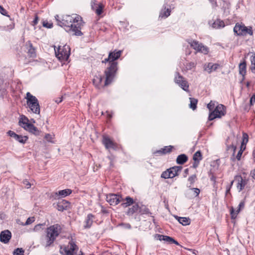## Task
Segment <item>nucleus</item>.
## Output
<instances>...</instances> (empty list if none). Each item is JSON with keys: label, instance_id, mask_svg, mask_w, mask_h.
I'll return each mask as SVG.
<instances>
[{"label": "nucleus", "instance_id": "nucleus-42", "mask_svg": "<svg viewBox=\"0 0 255 255\" xmlns=\"http://www.w3.org/2000/svg\"><path fill=\"white\" fill-rule=\"evenodd\" d=\"M104 6L102 4L100 3L98 4V6L96 9V13L98 15H101L102 13L103 12Z\"/></svg>", "mask_w": 255, "mask_h": 255}, {"label": "nucleus", "instance_id": "nucleus-19", "mask_svg": "<svg viewBox=\"0 0 255 255\" xmlns=\"http://www.w3.org/2000/svg\"><path fill=\"white\" fill-rule=\"evenodd\" d=\"M175 218L182 225H188L190 223V219L186 217H180L178 216H174Z\"/></svg>", "mask_w": 255, "mask_h": 255}, {"label": "nucleus", "instance_id": "nucleus-6", "mask_svg": "<svg viewBox=\"0 0 255 255\" xmlns=\"http://www.w3.org/2000/svg\"><path fill=\"white\" fill-rule=\"evenodd\" d=\"M225 107L222 105H218L216 108L211 112L208 117L209 121H212L216 118H221L225 114Z\"/></svg>", "mask_w": 255, "mask_h": 255}, {"label": "nucleus", "instance_id": "nucleus-58", "mask_svg": "<svg viewBox=\"0 0 255 255\" xmlns=\"http://www.w3.org/2000/svg\"><path fill=\"white\" fill-rule=\"evenodd\" d=\"M7 134L9 136H10V137H13V138H14V137H15V136L16 135V133H15L14 131H11V130H9L8 132H7Z\"/></svg>", "mask_w": 255, "mask_h": 255}, {"label": "nucleus", "instance_id": "nucleus-31", "mask_svg": "<svg viewBox=\"0 0 255 255\" xmlns=\"http://www.w3.org/2000/svg\"><path fill=\"white\" fill-rule=\"evenodd\" d=\"M249 140V136L247 133L243 132V141L241 144V148H243V150L246 148V145Z\"/></svg>", "mask_w": 255, "mask_h": 255}, {"label": "nucleus", "instance_id": "nucleus-57", "mask_svg": "<svg viewBox=\"0 0 255 255\" xmlns=\"http://www.w3.org/2000/svg\"><path fill=\"white\" fill-rule=\"evenodd\" d=\"M42 224H37L34 227L33 231H38L41 229Z\"/></svg>", "mask_w": 255, "mask_h": 255}, {"label": "nucleus", "instance_id": "nucleus-50", "mask_svg": "<svg viewBox=\"0 0 255 255\" xmlns=\"http://www.w3.org/2000/svg\"><path fill=\"white\" fill-rule=\"evenodd\" d=\"M64 250L66 255H74V252H72L69 248L65 247Z\"/></svg>", "mask_w": 255, "mask_h": 255}, {"label": "nucleus", "instance_id": "nucleus-16", "mask_svg": "<svg viewBox=\"0 0 255 255\" xmlns=\"http://www.w3.org/2000/svg\"><path fill=\"white\" fill-rule=\"evenodd\" d=\"M25 130L28 131L29 132L34 134L35 135H39L40 131L38 128L35 127L33 124H27L25 126Z\"/></svg>", "mask_w": 255, "mask_h": 255}, {"label": "nucleus", "instance_id": "nucleus-47", "mask_svg": "<svg viewBox=\"0 0 255 255\" xmlns=\"http://www.w3.org/2000/svg\"><path fill=\"white\" fill-rule=\"evenodd\" d=\"M212 5L213 9H216L218 5L217 4V0H208Z\"/></svg>", "mask_w": 255, "mask_h": 255}, {"label": "nucleus", "instance_id": "nucleus-29", "mask_svg": "<svg viewBox=\"0 0 255 255\" xmlns=\"http://www.w3.org/2000/svg\"><path fill=\"white\" fill-rule=\"evenodd\" d=\"M19 125L23 128L25 129V126L27 124H30L28 123V119L25 116L22 117L19 121Z\"/></svg>", "mask_w": 255, "mask_h": 255}, {"label": "nucleus", "instance_id": "nucleus-35", "mask_svg": "<svg viewBox=\"0 0 255 255\" xmlns=\"http://www.w3.org/2000/svg\"><path fill=\"white\" fill-rule=\"evenodd\" d=\"M190 104L189 105L190 108L193 110H195L197 108V104L198 102L197 100L196 99H194V98H190Z\"/></svg>", "mask_w": 255, "mask_h": 255}, {"label": "nucleus", "instance_id": "nucleus-37", "mask_svg": "<svg viewBox=\"0 0 255 255\" xmlns=\"http://www.w3.org/2000/svg\"><path fill=\"white\" fill-rule=\"evenodd\" d=\"M189 44L190 45L191 47L194 48L196 50L197 48L199 47V42L196 40H189L188 41Z\"/></svg>", "mask_w": 255, "mask_h": 255}, {"label": "nucleus", "instance_id": "nucleus-51", "mask_svg": "<svg viewBox=\"0 0 255 255\" xmlns=\"http://www.w3.org/2000/svg\"><path fill=\"white\" fill-rule=\"evenodd\" d=\"M34 221V217H29L27 219L26 222L24 224H23V225H28L31 224Z\"/></svg>", "mask_w": 255, "mask_h": 255}, {"label": "nucleus", "instance_id": "nucleus-61", "mask_svg": "<svg viewBox=\"0 0 255 255\" xmlns=\"http://www.w3.org/2000/svg\"><path fill=\"white\" fill-rule=\"evenodd\" d=\"M45 138L48 141H51L52 136L50 134H46L45 136Z\"/></svg>", "mask_w": 255, "mask_h": 255}, {"label": "nucleus", "instance_id": "nucleus-32", "mask_svg": "<svg viewBox=\"0 0 255 255\" xmlns=\"http://www.w3.org/2000/svg\"><path fill=\"white\" fill-rule=\"evenodd\" d=\"M28 54L31 57H35L36 56L35 49L32 45L31 43H29V49L28 50Z\"/></svg>", "mask_w": 255, "mask_h": 255}, {"label": "nucleus", "instance_id": "nucleus-44", "mask_svg": "<svg viewBox=\"0 0 255 255\" xmlns=\"http://www.w3.org/2000/svg\"><path fill=\"white\" fill-rule=\"evenodd\" d=\"M69 249L72 251V252H74L75 250H76L77 249H78V247L77 246V245L75 244L74 242H73V241H71L69 242Z\"/></svg>", "mask_w": 255, "mask_h": 255}, {"label": "nucleus", "instance_id": "nucleus-41", "mask_svg": "<svg viewBox=\"0 0 255 255\" xmlns=\"http://www.w3.org/2000/svg\"><path fill=\"white\" fill-rule=\"evenodd\" d=\"M251 70L253 73L255 74V56L251 58Z\"/></svg>", "mask_w": 255, "mask_h": 255}, {"label": "nucleus", "instance_id": "nucleus-34", "mask_svg": "<svg viewBox=\"0 0 255 255\" xmlns=\"http://www.w3.org/2000/svg\"><path fill=\"white\" fill-rule=\"evenodd\" d=\"M199 47L197 48L196 50L198 52H201L204 54H207L208 52V48L203 45L202 43H199Z\"/></svg>", "mask_w": 255, "mask_h": 255}, {"label": "nucleus", "instance_id": "nucleus-21", "mask_svg": "<svg viewBox=\"0 0 255 255\" xmlns=\"http://www.w3.org/2000/svg\"><path fill=\"white\" fill-rule=\"evenodd\" d=\"M72 192L71 189H66L64 190H62L58 191L55 193V195L56 196H61V197H65L68 195L71 194Z\"/></svg>", "mask_w": 255, "mask_h": 255}, {"label": "nucleus", "instance_id": "nucleus-48", "mask_svg": "<svg viewBox=\"0 0 255 255\" xmlns=\"http://www.w3.org/2000/svg\"><path fill=\"white\" fill-rule=\"evenodd\" d=\"M191 190H192L193 191V195L195 197H197L199 195L200 193V189L197 188H191Z\"/></svg>", "mask_w": 255, "mask_h": 255}, {"label": "nucleus", "instance_id": "nucleus-36", "mask_svg": "<svg viewBox=\"0 0 255 255\" xmlns=\"http://www.w3.org/2000/svg\"><path fill=\"white\" fill-rule=\"evenodd\" d=\"M202 154L200 151H196L193 155V159L194 161H199L202 160Z\"/></svg>", "mask_w": 255, "mask_h": 255}, {"label": "nucleus", "instance_id": "nucleus-33", "mask_svg": "<svg viewBox=\"0 0 255 255\" xmlns=\"http://www.w3.org/2000/svg\"><path fill=\"white\" fill-rule=\"evenodd\" d=\"M225 24L223 21L220 19H217L213 23L212 26L215 28H219L224 27Z\"/></svg>", "mask_w": 255, "mask_h": 255}, {"label": "nucleus", "instance_id": "nucleus-62", "mask_svg": "<svg viewBox=\"0 0 255 255\" xmlns=\"http://www.w3.org/2000/svg\"><path fill=\"white\" fill-rule=\"evenodd\" d=\"M23 184L25 185L27 188H29L31 186L30 183L27 180L24 181Z\"/></svg>", "mask_w": 255, "mask_h": 255}, {"label": "nucleus", "instance_id": "nucleus-30", "mask_svg": "<svg viewBox=\"0 0 255 255\" xmlns=\"http://www.w3.org/2000/svg\"><path fill=\"white\" fill-rule=\"evenodd\" d=\"M14 139L20 143H24L28 139V137L27 136H22L21 135L16 134Z\"/></svg>", "mask_w": 255, "mask_h": 255}, {"label": "nucleus", "instance_id": "nucleus-52", "mask_svg": "<svg viewBox=\"0 0 255 255\" xmlns=\"http://www.w3.org/2000/svg\"><path fill=\"white\" fill-rule=\"evenodd\" d=\"M43 26L48 28H51L53 27V24L51 23H49L47 21H44L43 22Z\"/></svg>", "mask_w": 255, "mask_h": 255}, {"label": "nucleus", "instance_id": "nucleus-56", "mask_svg": "<svg viewBox=\"0 0 255 255\" xmlns=\"http://www.w3.org/2000/svg\"><path fill=\"white\" fill-rule=\"evenodd\" d=\"M242 148H241V149L239 151L237 156H236V158L238 160H240L241 159V156L242 155V153H243V150H242Z\"/></svg>", "mask_w": 255, "mask_h": 255}, {"label": "nucleus", "instance_id": "nucleus-3", "mask_svg": "<svg viewBox=\"0 0 255 255\" xmlns=\"http://www.w3.org/2000/svg\"><path fill=\"white\" fill-rule=\"evenodd\" d=\"M61 230V227L58 224H55L47 228L44 241L41 243L42 246L46 249L53 246L54 242L60 234Z\"/></svg>", "mask_w": 255, "mask_h": 255}, {"label": "nucleus", "instance_id": "nucleus-9", "mask_svg": "<svg viewBox=\"0 0 255 255\" xmlns=\"http://www.w3.org/2000/svg\"><path fill=\"white\" fill-rule=\"evenodd\" d=\"M102 142L107 149H117V144L114 142L108 136L104 135L103 136Z\"/></svg>", "mask_w": 255, "mask_h": 255}, {"label": "nucleus", "instance_id": "nucleus-17", "mask_svg": "<svg viewBox=\"0 0 255 255\" xmlns=\"http://www.w3.org/2000/svg\"><path fill=\"white\" fill-rule=\"evenodd\" d=\"M182 167L180 166H173L172 167L168 169L170 174H171V178L178 175V172L181 171Z\"/></svg>", "mask_w": 255, "mask_h": 255}, {"label": "nucleus", "instance_id": "nucleus-4", "mask_svg": "<svg viewBox=\"0 0 255 255\" xmlns=\"http://www.w3.org/2000/svg\"><path fill=\"white\" fill-rule=\"evenodd\" d=\"M27 104L30 110L35 114H39L40 106L37 99L29 92L26 93Z\"/></svg>", "mask_w": 255, "mask_h": 255}, {"label": "nucleus", "instance_id": "nucleus-5", "mask_svg": "<svg viewBox=\"0 0 255 255\" xmlns=\"http://www.w3.org/2000/svg\"><path fill=\"white\" fill-rule=\"evenodd\" d=\"M56 57L61 62L67 61L70 54V48L68 45H65L61 48L60 46L57 50L55 49Z\"/></svg>", "mask_w": 255, "mask_h": 255}, {"label": "nucleus", "instance_id": "nucleus-15", "mask_svg": "<svg viewBox=\"0 0 255 255\" xmlns=\"http://www.w3.org/2000/svg\"><path fill=\"white\" fill-rule=\"evenodd\" d=\"M245 206V201H242L239 206H238V209L237 210L236 212L234 211V209L233 208H232L231 209V216L232 219H235L237 217V216L238 214L240 212L241 210L243 209Z\"/></svg>", "mask_w": 255, "mask_h": 255}, {"label": "nucleus", "instance_id": "nucleus-64", "mask_svg": "<svg viewBox=\"0 0 255 255\" xmlns=\"http://www.w3.org/2000/svg\"><path fill=\"white\" fill-rule=\"evenodd\" d=\"M250 174L253 178L255 180V169L251 171Z\"/></svg>", "mask_w": 255, "mask_h": 255}, {"label": "nucleus", "instance_id": "nucleus-10", "mask_svg": "<svg viewBox=\"0 0 255 255\" xmlns=\"http://www.w3.org/2000/svg\"><path fill=\"white\" fill-rule=\"evenodd\" d=\"M235 180L237 182V187L240 192L244 189L249 181V179L243 178L241 175H236Z\"/></svg>", "mask_w": 255, "mask_h": 255}, {"label": "nucleus", "instance_id": "nucleus-59", "mask_svg": "<svg viewBox=\"0 0 255 255\" xmlns=\"http://www.w3.org/2000/svg\"><path fill=\"white\" fill-rule=\"evenodd\" d=\"M38 17L37 15H36L35 16L34 20L32 21V25H35L38 23Z\"/></svg>", "mask_w": 255, "mask_h": 255}, {"label": "nucleus", "instance_id": "nucleus-12", "mask_svg": "<svg viewBox=\"0 0 255 255\" xmlns=\"http://www.w3.org/2000/svg\"><path fill=\"white\" fill-rule=\"evenodd\" d=\"M11 237V234L8 230L2 231L0 234V241L4 244L7 243Z\"/></svg>", "mask_w": 255, "mask_h": 255}, {"label": "nucleus", "instance_id": "nucleus-43", "mask_svg": "<svg viewBox=\"0 0 255 255\" xmlns=\"http://www.w3.org/2000/svg\"><path fill=\"white\" fill-rule=\"evenodd\" d=\"M223 2V5H222V9L223 10L225 11L226 9H228L230 7V3L227 1L226 0H222Z\"/></svg>", "mask_w": 255, "mask_h": 255}, {"label": "nucleus", "instance_id": "nucleus-11", "mask_svg": "<svg viewBox=\"0 0 255 255\" xmlns=\"http://www.w3.org/2000/svg\"><path fill=\"white\" fill-rule=\"evenodd\" d=\"M155 237L157 240H159L160 241H164L169 244H175L176 245H179V244L177 241L175 240L173 238L170 237L169 236L160 235V234H156Z\"/></svg>", "mask_w": 255, "mask_h": 255}, {"label": "nucleus", "instance_id": "nucleus-20", "mask_svg": "<svg viewBox=\"0 0 255 255\" xmlns=\"http://www.w3.org/2000/svg\"><path fill=\"white\" fill-rule=\"evenodd\" d=\"M122 201H125L121 204V206L124 208H126L134 204L133 199L129 196L126 197L124 199L122 198Z\"/></svg>", "mask_w": 255, "mask_h": 255}, {"label": "nucleus", "instance_id": "nucleus-45", "mask_svg": "<svg viewBox=\"0 0 255 255\" xmlns=\"http://www.w3.org/2000/svg\"><path fill=\"white\" fill-rule=\"evenodd\" d=\"M196 180L197 177L195 174L190 176L188 179V181L190 182L191 185L193 184Z\"/></svg>", "mask_w": 255, "mask_h": 255}, {"label": "nucleus", "instance_id": "nucleus-25", "mask_svg": "<svg viewBox=\"0 0 255 255\" xmlns=\"http://www.w3.org/2000/svg\"><path fill=\"white\" fill-rule=\"evenodd\" d=\"M188 160V157L184 154L178 155L176 158V162L179 164H183Z\"/></svg>", "mask_w": 255, "mask_h": 255}, {"label": "nucleus", "instance_id": "nucleus-28", "mask_svg": "<svg viewBox=\"0 0 255 255\" xmlns=\"http://www.w3.org/2000/svg\"><path fill=\"white\" fill-rule=\"evenodd\" d=\"M170 14V10L169 8L162 9L159 14V17L165 18Z\"/></svg>", "mask_w": 255, "mask_h": 255}, {"label": "nucleus", "instance_id": "nucleus-38", "mask_svg": "<svg viewBox=\"0 0 255 255\" xmlns=\"http://www.w3.org/2000/svg\"><path fill=\"white\" fill-rule=\"evenodd\" d=\"M172 148H173V146L171 145L165 146L164 147L161 148L162 151V154H165L166 153L170 152L171 151Z\"/></svg>", "mask_w": 255, "mask_h": 255}, {"label": "nucleus", "instance_id": "nucleus-2", "mask_svg": "<svg viewBox=\"0 0 255 255\" xmlns=\"http://www.w3.org/2000/svg\"><path fill=\"white\" fill-rule=\"evenodd\" d=\"M122 51L112 52V61L109 63V66L105 71L106 79L104 86H107L110 85L115 77L117 71L118 70V63L115 60L119 58L121 56Z\"/></svg>", "mask_w": 255, "mask_h": 255}, {"label": "nucleus", "instance_id": "nucleus-54", "mask_svg": "<svg viewBox=\"0 0 255 255\" xmlns=\"http://www.w3.org/2000/svg\"><path fill=\"white\" fill-rule=\"evenodd\" d=\"M0 13L3 15H7L6 10L1 5H0Z\"/></svg>", "mask_w": 255, "mask_h": 255}, {"label": "nucleus", "instance_id": "nucleus-46", "mask_svg": "<svg viewBox=\"0 0 255 255\" xmlns=\"http://www.w3.org/2000/svg\"><path fill=\"white\" fill-rule=\"evenodd\" d=\"M194 67H195V64L192 62L187 63L186 65V68L187 70H191Z\"/></svg>", "mask_w": 255, "mask_h": 255}, {"label": "nucleus", "instance_id": "nucleus-40", "mask_svg": "<svg viewBox=\"0 0 255 255\" xmlns=\"http://www.w3.org/2000/svg\"><path fill=\"white\" fill-rule=\"evenodd\" d=\"M161 177L164 179L171 178V174H170V173L168 169L162 172L161 175Z\"/></svg>", "mask_w": 255, "mask_h": 255}, {"label": "nucleus", "instance_id": "nucleus-24", "mask_svg": "<svg viewBox=\"0 0 255 255\" xmlns=\"http://www.w3.org/2000/svg\"><path fill=\"white\" fill-rule=\"evenodd\" d=\"M239 73L241 75L243 76L242 81L244 80L245 78V76L246 74V63L245 61L240 64Z\"/></svg>", "mask_w": 255, "mask_h": 255}, {"label": "nucleus", "instance_id": "nucleus-8", "mask_svg": "<svg viewBox=\"0 0 255 255\" xmlns=\"http://www.w3.org/2000/svg\"><path fill=\"white\" fill-rule=\"evenodd\" d=\"M106 201L112 206L118 205L122 201V197L116 194H109L107 195Z\"/></svg>", "mask_w": 255, "mask_h": 255}, {"label": "nucleus", "instance_id": "nucleus-39", "mask_svg": "<svg viewBox=\"0 0 255 255\" xmlns=\"http://www.w3.org/2000/svg\"><path fill=\"white\" fill-rule=\"evenodd\" d=\"M24 252L22 248H17L13 251V255H24Z\"/></svg>", "mask_w": 255, "mask_h": 255}, {"label": "nucleus", "instance_id": "nucleus-13", "mask_svg": "<svg viewBox=\"0 0 255 255\" xmlns=\"http://www.w3.org/2000/svg\"><path fill=\"white\" fill-rule=\"evenodd\" d=\"M70 203L69 201L62 200L59 201L57 204V209L60 211L68 210L70 208Z\"/></svg>", "mask_w": 255, "mask_h": 255}, {"label": "nucleus", "instance_id": "nucleus-53", "mask_svg": "<svg viewBox=\"0 0 255 255\" xmlns=\"http://www.w3.org/2000/svg\"><path fill=\"white\" fill-rule=\"evenodd\" d=\"M245 35L247 34H249L250 35H252L253 33V30H252V27H250L249 28H248L247 27H246V29L245 31Z\"/></svg>", "mask_w": 255, "mask_h": 255}, {"label": "nucleus", "instance_id": "nucleus-1", "mask_svg": "<svg viewBox=\"0 0 255 255\" xmlns=\"http://www.w3.org/2000/svg\"><path fill=\"white\" fill-rule=\"evenodd\" d=\"M55 17L57 24L63 27L67 31L72 32L73 33V35L76 36L83 35L81 29L83 22L80 15L73 14L71 15H66L60 17L58 15H56Z\"/></svg>", "mask_w": 255, "mask_h": 255}, {"label": "nucleus", "instance_id": "nucleus-60", "mask_svg": "<svg viewBox=\"0 0 255 255\" xmlns=\"http://www.w3.org/2000/svg\"><path fill=\"white\" fill-rule=\"evenodd\" d=\"M255 102V95H253L250 99V104L251 105H253V103Z\"/></svg>", "mask_w": 255, "mask_h": 255}, {"label": "nucleus", "instance_id": "nucleus-23", "mask_svg": "<svg viewBox=\"0 0 255 255\" xmlns=\"http://www.w3.org/2000/svg\"><path fill=\"white\" fill-rule=\"evenodd\" d=\"M103 80V77L102 75H99L95 76L93 80L94 85L98 88H100V85Z\"/></svg>", "mask_w": 255, "mask_h": 255}, {"label": "nucleus", "instance_id": "nucleus-22", "mask_svg": "<svg viewBox=\"0 0 255 255\" xmlns=\"http://www.w3.org/2000/svg\"><path fill=\"white\" fill-rule=\"evenodd\" d=\"M139 213L141 214H146L151 216L152 213L150 212L149 209L144 205H139Z\"/></svg>", "mask_w": 255, "mask_h": 255}, {"label": "nucleus", "instance_id": "nucleus-27", "mask_svg": "<svg viewBox=\"0 0 255 255\" xmlns=\"http://www.w3.org/2000/svg\"><path fill=\"white\" fill-rule=\"evenodd\" d=\"M93 215L91 214L88 215L85 220L86 225L84 226L85 228H90L91 227L93 224Z\"/></svg>", "mask_w": 255, "mask_h": 255}, {"label": "nucleus", "instance_id": "nucleus-55", "mask_svg": "<svg viewBox=\"0 0 255 255\" xmlns=\"http://www.w3.org/2000/svg\"><path fill=\"white\" fill-rule=\"evenodd\" d=\"M112 53H109V56L107 58H106L104 61H102L103 63H106L108 62L112 61Z\"/></svg>", "mask_w": 255, "mask_h": 255}, {"label": "nucleus", "instance_id": "nucleus-26", "mask_svg": "<svg viewBox=\"0 0 255 255\" xmlns=\"http://www.w3.org/2000/svg\"><path fill=\"white\" fill-rule=\"evenodd\" d=\"M138 209H139V205L138 204L136 203V204L133 205V206L131 207L128 208V209L127 212V214L128 216H131L134 213H135L137 211H138Z\"/></svg>", "mask_w": 255, "mask_h": 255}, {"label": "nucleus", "instance_id": "nucleus-63", "mask_svg": "<svg viewBox=\"0 0 255 255\" xmlns=\"http://www.w3.org/2000/svg\"><path fill=\"white\" fill-rule=\"evenodd\" d=\"M153 154H155V155H163L162 154V149H160V150H156L155 151V152H153Z\"/></svg>", "mask_w": 255, "mask_h": 255}, {"label": "nucleus", "instance_id": "nucleus-18", "mask_svg": "<svg viewBox=\"0 0 255 255\" xmlns=\"http://www.w3.org/2000/svg\"><path fill=\"white\" fill-rule=\"evenodd\" d=\"M219 65L218 64H213L209 63L207 66L205 67V70L209 73H211L213 71L216 70L219 67Z\"/></svg>", "mask_w": 255, "mask_h": 255}, {"label": "nucleus", "instance_id": "nucleus-14", "mask_svg": "<svg viewBox=\"0 0 255 255\" xmlns=\"http://www.w3.org/2000/svg\"><path fill=\"white\" fill-rule=\"evenodd\" d=\"M246 29V26L245 25L237 23L234 28V31L238 35H245Z\"/></svg>", "mask_w": 255, "mask_h": 255}, {"label": "nucleus", "instance_id": "nucleus-49", "mask_svg": "<svg viewBox=\"0 0 255 255\" xmlns=\"http://www.w3.org/2000/svg\"><path fill=\"white\" fill-rule=\"evenodd\" d=\"M214 107L215 103L212 101L207 105V108H208L210 111H213L214 108Z\"/></svg>", "mask_w": 255, "mask_h": 255}, {"label": "nucleus", "instance_id": "nucleus-7", "mask_svg": "<svg viewBox=\"0 0 255 255\" xmlns=\"http://www.w3.org/2000/svg\"><path fill=\"white\" fill-rule=\"evenodd\" d=\"M174 82L177 84L183 90L188 91L189 85L187 81L178 72H176Z\"/></svg>", "mask_w": 255, "mask_h": 255}]
</instances>
